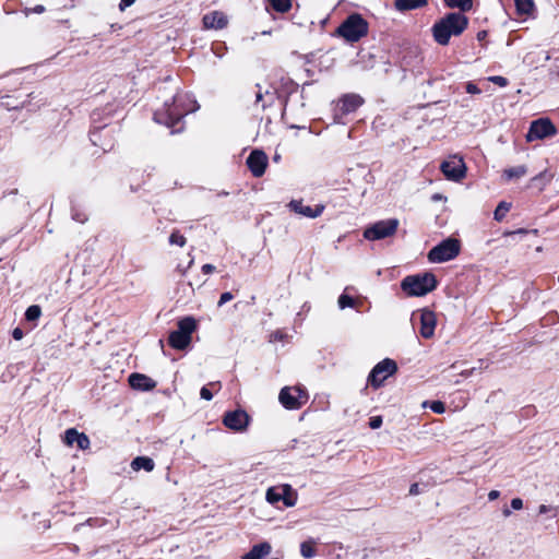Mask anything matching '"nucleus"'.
<instances>
[{
	"label": "nucleus",
	"mask_w": 559,
	"mask_h": 559,
	"mask_svg": "<svg viewBox=\"0 0 559 559\" xmlns=\"http://www.w3.org/2000/svg\"><path fill=\"white\" fill-rule=\"evenodd\" d=\"M210 385H212V386H216L217 385L218 388H221L219 382H212V383H210Z\"/></svg>",
	"instance_id": "nucleus-60"
},
{
	"label": "nucleus",
	"mask_w": 559,
	"mask_h": 559,
	"mask_svg": "<svg viewBox=\"0 0 559 559\" xmlns=\"http://www.w3.org/2000/svg\"><path fill=\"white\" fill-rule=\"evenodd\" d=\"M275 99V92L265 91L264 92V100L262 103V108L265 109L266 107L271 106L274 103Z\"/></svg>",
	"instance_id": "nucleus-37"
},
{
	"label": "nucleus",
	"mask_w": 559,
	"mask_h": 559,
	"mask_svg": "<svg viewBox=\"0 0 559 559\" xmlns=\"http://www.w3.org/2000/svg\"><path fill=\"white\" fill-rule=\"evenodd\" d=\"M340 110L343 115L356 111L362 104L364 99L357 94H346L340 99Z\"/></svg>",
	"instance_id": "nucleus-20"
},
{
	"label": "nucleus",
	"mask_w": 559,
	"mask_h": 559,
	"mask_svg": "<svg viewBox=\"0 0 559 559\" xmlns=\"http://www.w3.org/2000/svg\"><path fill=\"white\" fill-rule=\"evenodd\" d=\"M313 539L305 540L300 544V554L306 559H311L317 555Z\"/></svg>",
	"instance_id": "nucleus-26"
},
{
	"label": "nucleus",
	"mask_w": 559,
	"mask_h": 559,
	"mask_svg": "<svg viewBox=\"0 0 559 559\" xmlns=\"http://www.w3.org/2000/svg\"><path fill=\"white\" fill-rule=\"evenodd\" d=\"M234 298L233 294L229 292H225L221 295L218 300V307H222L226 302L230 301Z\"/></svg>",
	"instance_id": "nucleus-43"
},
{
	"label": "nucleus",
	"mask_w": 559,
	"mask_h": 559,
	"mask_svg": "<svg viewBox=\"0 0 559 559\" xmlns=\"http://www.w3.org/2000/svg\"><path fill=\"white\" fill-rule=\"evenodd\" d=\"M444 5L449 9H457L464 14L473 9V0H443Z\"/></svg>",
	"instance_id": "nucleus-24"
},
{
	"label": "nucleus",
	"mask_w": 559,
	"mask_h": 559,
	"mask_svg": "<svg viewBox=\"0 0 559 559\" xmlns=\"http://www.w3.org/2000/svg\"><path fill=\"white\" fill-rule=\"evenodd\" d=\"M549 511H555L554 516H556L559 513V508H554V507L546 506V504H540L538 507V513L539 514H544V513H547Z\"/></svg>",
	"instance_id": "nucleus-41"
},
{
	"label": "nucleus",
	"mask_w": 559,
	"mask_h": 559,
	"mask_svg": "<svg viewBox=\"0 0 559 559\" xmlns=\"http://www.w3.org/2000/svg\"><path fill=\"white\" fill-rule=\"evenodd\" d=\"M266 501L271 504H276L283 501L285 507H294L297 501L295 491L289 485H283L281 487H271L266 491Z\"/></svg>",
	"instance_id": "nucleus-11"
},
{
	"label": "nucleus",
	"mask_w": 559,
	"mask_h": 559,
	"mask_svg": "<svg viewBox=\"0 0 559 559\" xmlns=\"http://www.w3.org/2000/svg\"><path fill=\"white\" fill-rule=\"evenodd\" d=\"M515 8L520 15H530L534 11L535 4L533 0H515Z\"/></svg>",
	"instance_id": "nucleus-25"
},
{
	"label": "nucleus",
	"mask_w": 559,
	"mask_h": 559,
	"mask_svg": "<svg viewBox=\"0 0 559 559\" xmlns=\"http://www.w3.org/2000/svg\"><path fill=\"white\" fill-rule=\"evenodd\" d=\"M514 234H526V230L525 229H518L516 231H514Z\"/></svg>",
	"instance_id": "nucleus-58"
},
{
	"label": "nucleus",
	"mask_w": 559,
	"mask_h": 559,
	"mask_svg": "<svg viewBox=\"0 0 559 559\" xmlns=\"http://www.w3.org/2000/svg\"><path fill=\"white\" fill-rule=\"evenodd\" d=\"M76 433L78 430L75 428H69L64 432L63 441L67 445L72 447L76 443Z\"/></svg>",
	"instance_id": "nucleus-33"
},
{
	"label": "nucleus",
	"mask_w": 559,
	"mask_h": 559,
	"mask_svg": "<svg viewBox=\"0 0 559 559\" xmlns=\"http://www.w3.org/2000/svg\"><path fill=\"white\" fill-rule=\"evenodd\" d=\"M271 550V545L266 542H263L254 545L249 552L242 556V559H262L270 555Z\"/></svg>",
	"instance_id": "nucleus-21"
},
{
	"label": "nucleus",
	"mask_w": 559,
	"mask_h": 559,
	"mask_svg": "<svg viewBox=\"0 0 559 559\" xmlns=\"http://www.w3.org/2000/svg\"><path fill=\"white\" fill-rule=\"evenodd\" d=\"M250 417L243 409L227 412L224 415V425L234 431H243L247 429Z\"/></svg>",
	"instance_id": "nucleus-14"
},
{
	"label": "nucleus",
	"mask_w": 559,
	"mask_h": 559,
	"mask_svg": "<svg viewBox=\"0 0 559 559\" xmlns=\"http://www.w3.org/2000/svg\"><path fill=\"white\" fill-rule=\"evenodd\" d=\"M131 467L135 472L141 469H144L145 472H152L155 467V463L148 456H136L132 460Z\"/></svg>",
	"instance_id": "nucleus-23"
},
{
	"label": "nucleus",
	"mask_w": 559,
	"mask_h": 559,
	"mask_svg": "<svg viewBox=\"0 0 559 559\" xmlns=\"http://www.w3.org/2000/svg\"><path fill=\"white\" fill-rule=\"evenodd\" d=\"M72 2H74L75 0H71Z\"/></svg>",
	"instance_id": "nucleus-61"
},
{
	"label": "nucleus",
	"mask_w": 559,
	"mask_h": 559,
	"mask_svg": "<svg viewBox=\"0 0 559 559\" xmlns=\"http://www.w3.org/2000/svg\"><path fill=\"white\" fill-rule=\"evenodd\" d=\"M247 166L255 178L262 177L267 166V156L261 150H253L247 158Z\"/></svg>",
	"instance_id": "nucleus-15"
},
{
	"label": "nucleus",
	"mask_w": 559,
	"mask_h": 559,
	"mask_svg": "<svg viewBox=\"0 0 559 559\" xmlns=\"http://www.w3.org/2000/svg\"><path fill=\"white\" fill-rule=\"evenodd\" d=\"M397 218H389L376 222L364 230L367 240H381L393 236L399 227Z\"/></svg>",
	"instance_id": "nucleus-7"
},
{
	"label": "nucleus",
	"mask_w": 559,
	"mask_h": 559,
	"mask_svg": "<svg viewBox=\"0 0 559 559\" xmlns=\"http://www.w3.org/2000/svg\"><path fill=\"white\" fill-rule=\"evenodd\" d=\"M409 493L411 495H418L419 493V485L418 484H413L409 488Z\"/></svg>",
	"instance_id": "nucleus-51"
},
{
	"label": "nucleus",
	"mask_w": 559,
	"mask_h": 559,
	"mask_svg": "<svg viewBox=\"0 0 559 559\" xmlns=\"http://www.w3.org/2000/svg\"><path fill=\"white\" fill-rule=\"evenodd\" d=\"M440 169L444 177L452 181H460L465 177L466 166L463 158L452 156L442 162Z\"/></svg>",
	"instance_id": "nucleus-12"
},
{
	"label": "nucleus",
	"mask_w": 559,
	"mask_h": 559,
	"mask_svg": "<svg viewBox=\"0 0 559 559\" xmlns=\"http://www.w3.org/2000/svg\"><path fill=\"white\" fill-rule=\"evenodd\" d=\"M200 396H201V399L206 400V401H211L213 399V394L206 385L201 388Z\"/></svg>",
	"instance_id": "nucleus-44"
},
{
	"label": "nucleus",
	"mask_w": 559,
	"mask_h": 559,
	"mask_svg": "<svg viewBox=\"0 0 559 559\" xmlns=\"http://www.w3.org/2000/svg\"><path fill=\"white\" fill-rule=\"evenodd\" d=\"M187 240L183 235H181L178 230H174L169 236V243L177 245L179 247H183Z\"/></svg>",
	"instance_id": "nucleus-32"
},
{
	"label": "nucleus",
	"mask_w": 559,
	"mask_h": 559,
	"mask_svg": "<svg viewBox=\"0 0 559 559\" xmlns=\"http://www.w3.org/2000/svg\"><path fill=\"white\" fill-rule=\"evenodd\" d=\"M500 492L498 490H491L489 493H488V499L490 501H493L496 500L498 497H499Z\"/></svg>",
	"instance_id": "nucleus-52"
},
{
	"label": "nucleus",
	"mask_w": 559,
	"mask_h": 559,
	"mask_svg": "<svg viewBox=\"0 0 559 559\" xmlns=\"http://www.w3.org/2000/svg\"><path fill=\"white\" fill-rule=\"evenodd\" d=\"M338 307L340 309H345V308H353L355 306V300L353 297L346 295V294H342L340 297H338Z\"/></svg>",
	"instance_id": "nucleus-35"
},
{
	"label": "nucleus",
	"mask_w": 559,
	"mask_h": 559,
	"mask_svg": "<svg viewBox=\"0 0 559 559\" xmlns=\"http://www.w3.org/2000/svg\"><path fill=\"white\" fill-rule=\"evenodd\" d=\"M76 447L78 449L80 450H86L90 448V439L84 433V432H79L76 433Z\"/></svg>",
	"instance_id": "nucleus-34"
},
{
	"label": "nucleus",
	"mask_w": 559,
	"mask_h": 559,
	"mask_svg": "<svg viewBox=\"0 0 559 559\" xmlns=\"http://www.w3.org/2000/svg\"><path fill=\"white\" fill-rule=\"evenodd\" d=\"M287 207L301 216L308 217V218H317L322 215L325 206L323 204H317L314 207L305 205L302 200H292Z\"/></svg>",
	"instance_id": "nucleus-16"
},
{
	"label": "nucleus",
	"mask_w": 559,
	"mask_h": 559,
	"mask_svg": "<svg viewBox=\"0 0 559 559\" xmlns=\"http://www.w3.org/2000/svg\"><path fill=\"white\" fill-rule=\"evenodd\" d=\"M461 250L460 241L455 238L449 237L435 246L428 252V260L431 263H443L455 259Z\"/></svg>",
	"instance_id": "nucleus-6"
},
{
	"label": "nucleus",
	"mask_w": 559,
	"mask_h": 559,
	"mask_svg": "<svg viewBox=\"0 0 559 559\" xmlns=\"http://www.w3.org/2000/svg\"><path fill=\"white\" fill-rule=\"evenodd\" d=\"M424 406H425V407H426V406H429V408H430L433 413H436V414H442V413H444V411H445V406H444V404H443L441 401H432V402H428V401H426V402L424 403Z\"/></svg>",
	"instance_id": "nucleus-36"
},
{
	"label": "nucleus",
	"mask_w": 559,
	"mask_h": 559,
	"mask_svg": "<svg viewBox=\"0 0 559 559\" xmlns=\"http://www.w3.org/2000/svg\"><path fill=\"white\" fill-rule=\"evenodd\" d=\"M489 81H491L492 83H495L501 87H504L508 85V79L504 76H500V75L490 76Z\"/></svg>",
	"instance_id": "nucleus-39"
},
{
	"label": "nucleus",
	"mask_w": 559,
	"mask_h": 559,
	"mask_svg": "<svg viewBox=\"0 0 559 559\" xmlns=\"http://www.w3.org/2000/svg\"><path fill=\"white\" fill-rule=\"evenodd\" d=\"M382 425V417L381 416H372L369 419V427L371 429H378Z\"/></svg>",
	"instance_id": "nucleus-40"
},
{
	"label": "nucleus",
	"mask_w": 559,
	"mask_h": 559,
	"mask_svg": "<svg viewBox=\"0 0 559 559\" xmlns=\"http://www.w3.org/2000/svg\"><path fill=\"white\" fill-rule=\"evenodd\" d=\"M203 26L206 29H223L228 24L227 15L221 11L206 13L203 19Z\"/></svg>",
	"instance_id": "nucleus-18"
},
{
	"label": "nucleus",
	"mask_w": 559,
	"mask_h": 559,
	"mask_svg": "<svg viewBox=\"0 0 559 559\" xmlns=\"http://www.w3.org/2000/svg\"><path fill=\"white\" fill-rule=\"evenodd\" d=\"M465 88H466V93H468V94H479L480 93V88L473 82H468L466 84Z\"/></svg>",
	"instance_id": "nucleus-45"
},
{
	"label": "nucleus",
	"mask_w": 559,
	"mask_h": 559,
	"mask_svg": "<svg viewBox=\"0 0 559 559\" xmlns=\"http://www.w3.org/2000/svg\"><path fill=\"white\" fill-rule=\"evenodd\" d=\"M436 287L437 278L430 272L408 275L401 283V288L408 296H425L432 292Z\"/></svg>",
	"instance_id": "nucleus-4"
},
{
	"label": "nucleus",
	"mask_w": 559,
	"mask_h": 559,
	"mask_svg": "<svg viewBox=\"0 0 559 559\" xmlns=\"http://www.w3.org/2000/svg\"><path fill=\"white\" fill-rule=\"evenodd\" d=\"M106 523H107V520L104 518H90L84 523L76 524L74 526V531L79 532L85 525L91 526V527H102Z\"/></svg>",
	"instance_id": "nucleus-28"
},
{
	"label": "nucleus",
	"mask_w": 559,
	"mask_h": 559,
	"mask_svg": "<svg viewBox=\"0 0 559 559\" xmlns=\"http://www.w3.org/2000/svg\"><path fill=\"white\" fill-rule=\"evenodd\" d=\"M368 22L359 14H349L336 28V34L348 43H356L368 34Z\"/></svg>",
	"instance_id": "nucleus-3"
},
{
	"label": "nucleus",
	"mask_w": 559,
	"mask_h": 559,
	"mask_svg": "<svg viewBox=\"0 0 559 559\" xmlns=\"http://www.w3.org/2000/svg\"><path fill=\"white\" fill-rule=\"evenodd\" d=\"M41 316V308L38 305L29 306L25 311V320L36 322Z\"/></svg>",
	"instance_id": "nucleus-30"
},
{
	"label": "nucleus",
	"mask_w": 559,
	"mask_h": 559,
	"mask_svg": "<svg viewBox=\"0 0 559 559\" xmlns=\"http://www.w3.org/2000/svg\"><path fill=\"white\" fill-rule=\"evenodd\" d=\"M397 370V365L393 359L385 358L378 362L368 376V383L374 388H380L383 382Z\"/></svg>",
	"instance_id": "nucleus-8"
},
{
	"label": "nucleus",
	"mask_w": 559,
	"mask_h": 559,
	"mask_svg": "<svg viewBox=\"0 0 559 559\" xmlns=\"http://www.w3.org/2000/svg\"><path fill=\"white\" fill-rule=\"evenodd\" d=\"M428 0H394V8L399 12H406L426 7Z\"/></svg>",
	"instance_id": "nucleus-22"
},
{
	"label": "nucleus",
	"mask_w": 559,
	"mask_h": 559,
	"mask_svg": "<svg viewBox=\"0 0 559 559\" xmlns=\"http://www.w3.org/2000/svg\"><path fill=\"white\" fill-rule=\"evenodd\" d=\"M214 271H215V266H214L213 264H204V265L202 266V272H203L204 274H211V273H213Z\"/></svg>",
	"instance_id": "nucleus-50"
},
{
	"label": "nucleus",
	"mask_w": 559,
	"mask_h": 559,
	"mask_svg": "<svg viewBox=\"0 0 559 559\" xmlns=\"http://www.w3.org/2000/svg\"><path fill=\"white\" fill-rule=\"evenodd\" d=\"M12 336L14 340L19 341V340H22L23 336H24V332L21 328H15L13 331H12Z\"/></svg>",
	"instance_id": "nucleus-47"
},
{
	"label": "nucleus",
	"mask_w": 559,
	"mask_h": 559,
	"mask_svg": "<svg viewBox=\"0 0 559 559\" xmlns=\"http://www.w3.org/2000/svg\"><path fill=\"white\" fill-rule=\"evenodd\" d=\"M289 85H290V92L296 91L298 87V85L296 83H294L293 81H289Z\"/></svg>",
	"instance_id": "nucleus-56"
},
{
	"label": "nucleus",
	"mask_w": 559,
	"mask_h": 559,
	"mask_svg": "<svg viewBox=\"0 0 559 559\" xmlns=\"http://www.w3.org/2000/svg\"><path fill=\"white\" fill-rule=\"evenodd\" d=\"M135 0H120L119 9L124 11L127 8L131 7Z\"/></svg>",
	"instance_id": "nucleus-48"
},
{
	"label": "nucleus",
	"mask_w": 559,
	"mask_h": 559,
	"mask_svg": "<svg viewBox=\"0 0 559 559\" xmlns=\"http://www.w3.org/2000/svg\"><path fill=\"white\" fill-rule=\"evenodd\" d=\"M502 513H503V515H504L506 518H508V516H510V515H511V511H510L509 509H504V510L502 511Z\"/></svg>",
	"instance_id": "nucleus-57"
},
{
	"label": "nucleus",
	"mask_w": 559,
	"mask_h": 559,
	"mask_svg": "<svg viewBox=\"0 0 559 559\" xmlns=\"http://www.w3.org/2000/svg\"><path fill=\"white\" fill-rule=\"evenodd\" d=\"M72 218L75 221V222H79V223H84L86 219H87V216L85 213L83 212H80L79 210L76 209H72Z\"/></svg>",
	"instance_id": "nucleus-38"
},
{
	"label": "nucleus",
	"mask_w": 559,
	"mask_h": 559,
	"mask_svg": "<svg viewBox=\"0 0 559 559\" xmlns=\"http://www.w3.org/2000/svg\"><path fill=\"white\" fill-rule=\"evenodd\" d=\"M99 117H100L99 111H97V110L93 111V114H92V120H93V122H94V123H96V122H97V120L99 119Z\"/></svg>",
	"instance_id": "nucleus-54"
},
{
	"label": "nucleus",
	"mask_w": 559,
	"mask_h": 559,
	"mask_svg": "<svg viewBox=\"0 0 559 559\" xmlns=\"http://www.w3.org/2000/svg\"><path fill=\"white\" fill-rule=\"evenodd\" d=\"M487 36V32L486 31H480L477 33V39L480 41V40H484Z\"/></svg>",
	"instance_id": "nucleus-53"
},
{
	"label": "nucleus",
	"mask_w": 559,
	"mask_h": 559,
	"mask_svg": "<svg viewBox=\"0 0 559 559\" xmlns=\"http://www.w3.org/2000/svg\"><path fill=\"white\" fill-rule=\"evenodd\" d=\"M473 370H474V369L464 370V371H462V372H461V374H462L463 377H468V376H471V374H472Z\"/></svg>",
	"instance_id": "nucleus-55"
},
{
	"label": "nucleus",
	"mask_w": 559,
	"mask_h": 559,
	"mask_svg": "<svg viewBox=\"0 0 559 559\" xmlns=\"http://www.w3.org/2000/svg\"><path fill=\"white\" fill-rule=\"evenodd\" d=\"M557 133L555 124L548 118H539L532 121L528 132L526 134V141L532 142L535 140H543L552 136Z\"/></svg>",
	"instance_id": "nucleus-10"
},
{
	"label": "nucleus",
	"mask_w": 559,
	"mask_h": 559,
	"mask_svg": "<svg viewBox=\"0 0 559 559\" xmlns=\"http://www.w3.org/2000/svg\"><path fill=\"white\" fill-rule=\"evenodd\" d=\"M24 12H25V15H29L31 13L40 14V13L45 12V7L41 4H37L34 8H26Z\"/></svg>",
	"instance_id": "nucleus-42"
},
{
	"label": "nucleus",
	"mask_w": 559,
	"mask_h": 559,
	"mask_svg": "<svg viewBox=\"0 0 559 559\" xmlns=\"http://www.w3.org/2000/svg\"><path fill=\"white\" fill-rule=\"evenodd\" d=\"M199 108L195 99L189 93H177L171 102L166 100L162 108L154 112V121L171 129V133H178L183 129L182 119Z\"/></svg>",
	"instance_id": "nucleus-1"
},
{
	"label": "nucleus",
	"mask_w": 559,
	"mask_h": 559,
	"mask_svg": "<svg viewBox=\"0 0 559 559\" xmlns=\"http://www.w3.org/2000/svg\"><path fill=\"white\" fill-rule=\"evenodd\" d=\"M468 23V17L461 12H449L432 25L433 40L440 46H447L452 36L457 37L465 32Z\"/></svg>",
	"instance_id": "nucleus-2"
},
{
	"label": "nucleus",
	"mask_w": 559,
	"mask_h": 559,
	"mask_svg": "<svg viewBox=\"0 0 559 559\" xmlns=\"http://www.w3.org/2000/svg\"><path fill=\"white\" fill-rule=\"evenodd\" d=\"M114 129H108V124L94 126L90 131V140L95 146H99L104 152L110 151L114 147V143L107 136Z\"/></svg>",
	"instance_id": "nucleus-13"
},
{
	"label": "nucleus",
	"mask_w": 559,
	"mask_h": 559,
	"mask_svg": "<svg viewBox=\"0 0 559 559\" xmlns=\"http://www.w3.org/2000/svg\"><path fill=\"white\" fill-rule=\"evenodd\" d=\"M272 8L280 13H285L292 8V0H270Z\"/></svg>",
	"instance_id": "nucleus-31"
},
{
	"label": "nucleus",
	"mask_w": 559,
	"mask_h": 559,
	"mask_svg": "<svg viewBox=\"0 0 559 559\" xmlns=\"http://www.w3.org/2000/svg\"><path fill=\"white\" fill-rule=\"evenodd\" d=\"M197 329V321L192 317H186L178 322V329L173 331L168 336L169 345L175 349H186L190 342L191 335Z\"/></svg>",
	"instance_id": "nucleus-5"
},
{
	"label": "nucleus",
	"mask_w": 559,
	"mask_h": 559,
	"mask_svg": "<svg viewBox=\"0 0 559 559\" xmlns=\"http://www.w3.org/2000/svg\"><path fill=\"white\" fill-rule=\"evenodd\" d=\"M511 508L513 510H521L523 508V501L520 498H513L511 500Z\"/></svg>",
	"instance_id": "nucleus-46"
},
{
	"label": "nucleus",
	"mask_w": 559,
	"mask_h": 559,
	"mask_svg": "<svg viewBox=\"0 0 559 559\" xmlns=\"http://www.w3.org/2000/svg\"><path fill=\"white\" fill-rule=\"evenodd\" d=\"M526 173H527L526 167L524 165H520V166H515V167H511V168L504 169L503 176L508 180H512V179H518V178L523 177Z\"/></svg>",
	"instance_id": "nucleus-27"
},
{
	"label": "nucleus",
	"mask_w": 559,
	"mask_h": 559,
	"mask_svg": "<svg viewBox=\"0 0 559 559\" xmlns=\"http://www.w3.org/2000/svg\"><path fill=\"white\" fill-rule=\"evenodd\" d=\"M305 390L298 386H284L278 395L281 404L286 409H298L307 402Z\"/></svg>",
	"instance_id": "nucleus-9"
},
{
	"label": "nucleus",
	"mask_w": 559,
	"mask_h": 559,
	"mask_svg": "<svg viewBox=\"0 0 559 559\" xmlns=\"http://www.w3.org/2000/svg\"><path fill=\"white\" fill-rule=\"evenodd\" d=\"M420 330L419 333L424 338H430L436 329V316L428 309H423L419 314Z\"/></svg>",
	"instance_id": "nucleus-17"
},
{
	"label": "nucleus",
	"mask_w": 559,
	"mask_h": 559,
	"mask_svg": "<svg viewBox=\"0 0 559 559\" xmlns=\"http://www.w3.org/2000/svg\"><path fill=\"white\" fill-rule=\"evenodd\" d=\"M258 87H260V85H257ZM265 102L264 100V93H262L261 88H259V91L257 92L255 94V103L259 104V103H263Z\"/></svg>",
	"instance_id": "nucleus-49"
},
{
	"label": "nucleus",
	"mask_w": 559,
	"mask_h": 559,
	"mask_svg": "<svg viewBox=\"0 0 559 559\" xmlns=\"http://www.w3.org/2000/svg\"><path fill=\"white\" fill-rule=\"evenodd\" d=\"M128 381L132 389L143 392L151 391L156 386V382L152 378L138 372L131 373Z\"/></svg>",
	"instance_id": "nucleus-19"
},
{
	"label": "nucleus",
	"mask_w": 559,
	"mask_h": 559,
	"mask_svg": "<svg viewBox=\"0 0 559 559\" xmlns=\"http://www.w3.org/2000/svg\"><path fill=\"white\" fill-rule=\"evenodd\" d=\"M273 159H274L275 162H278V160L281 159V156L276 154V155H274Z\"/></svg>",
	"instance_id": "nucleus-59"
},
{
	"label": "nucleus",
	"mask_w": 559,
	"mask_h": 559,
	"mask_svg": "<svg viewBox=\"0 0 559 559\" xmlns=\"http://www.w3.org/2000/svg\"><path fill=\"white\" fill-rule=\"evenodd\" d=\"M510 209H511V203L506 202V201H501L497 205V207H496V210L493 212V218L497 222H501L506 217V215L510 211Z\"/></svg>",
	"instance_id": "nucleus-29"
}]
</instances>
